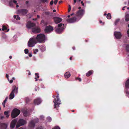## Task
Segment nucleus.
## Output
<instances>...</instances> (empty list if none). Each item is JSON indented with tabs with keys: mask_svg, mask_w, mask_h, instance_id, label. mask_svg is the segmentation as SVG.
Segmentation results:
<instances>
[{
	"mask_svg": "<svg viewBox=\"0 0 129 129\" xmlns=\"http://www.w3.org/2000/svg\"><path fill=\"white\" fill-rule=\"evenodd\" d=\"M35 41L37 42H40V34L38 35L36 38L35 39Z\"/></svg>",
	"mask_w": 129,
	"mask_h": 129,
	"instance_id": "6ab92c4d",
	"label": "nucleus"
},
{
	"mask_svg": "<svg viewBox=\"0 0 129 129\" xmlns=\"http://www.w3.org/2000/svg\"><path fill=\"white\" fill-rule=\"evenodd\" d=\"M0 126L1 129H6L8 125L4 123H1L0 124Z\"/></svg>",
	"mask_w": 129,
	"mask_h": 129,
	"instance_id": "f3484780",
	"label": "nucleus"
},
{
	"mask_svg": "<svg viewBox=\"0 0 129 129\" xmlns=\"http://www.w3.org/2000/svg\"><path fill=\"white\" fill-rule=\"evenodd\" d=\"M75 79L76 80H78V81L79 82H81V80H82L81 78H79L78 77L76 78H75Z\"/></svg>",
	"mask_w": 129,
	"mask_h": 129,
	"instance_id": "c9c22d12",
	"label": "nucleus"
},
{
	"mask_svg": "<svg viewBox=\"0 0 129 129\" xmlns=\"http://www.w3.org/2000/svg\"><path fill=\"white\" fill-rule=\"evenodd\" d=\"M71 10V7L70 5H69V8L68 10V12H69Z\"/></svg>",
	"mask_w": 129,
	"mask_h": 129,
	"instance_id": "a19ab883",
	"label": "nucleus"
},
{
	"mask_svg": "<svg viewBox=\"0 0 129 129\" xmlns=\"http://www.w3.org/2000/svg\"><path fill=\"white\" fill-rule=\"evenodd\" d=\"M58 0H55L54 2V3L55 5H56L58 2Z\"/></svg>",
	"mask_w": 129,
	"mask_h": 129,
	"instance_id": "a18cd8bd",
	"label": "nucleus"
},
{
	"mask_svg": "<svg viewBox=\"0 0 129 129\" xmlns=\"http://www.w3.org/2000/svg\"><path fill=\"white\" fill-rule=\"evenodd\" d=\"M26 121L22 119H21L19 120L18 121V123L19 124H17L16 125V128H17L20 126L26 124Z\"/></svg>",
	"mask_w": 129,
	"mask_h": 129,
	"instance_id": "0eeeda50",
	"label": "nucleus"
},
{
	"mask_svg": "<svg viewBox=\"0 0 129 129\" xmlns=\"http://www.w3.org/2000/svg\"><path fill=\"white\" fill-rule=\"evenodd\" d=\"M26 113H27L26 112H23L24 115L25 116H27L26 115Z\"/></svg>",
	"mask_w": 129,
	"mask_h": 129,
	"instance_id": "8fccbe9b",
	"label": "nucleus"
},
{
	"mask_svg": "<svg viewBox=\"0 0 129 129\" xmlns=\"http://www.w3.org/2000/svg\"><path fill=\"white\" fill-rule=\"evenodd\" d=\"M17 15L16 16V15H14V18L16 19V18L17 17Z\"/></svg>",
	"mask_w": 129,
	"mask_h": 129,
	"instance_id": "13d9d810",
	"label": "nucleus"
},
{
	"mask_svg": "<svg viewBox=\"0 0 129 129\" xmlns=\"http://www.w3.org/2000/svg\"><path fill=\"white\" fill-rule=\"evenodd\" d=\"M28 56L30 57H31L32 56L31 53H29L28 54Z\"/></svg>",
	"mask_w": 129,
	"mask_h": 129,
	"instance_id": "3c124183",
	"label": "nucleus"
},
{
	"mask_svg": "<svg viewBox=\"0 0 129 129\" xmlns=\"http://www.w3.org/2000/svg\"><path fill=\"white\" fill-rule=\"evenodd\" d=\"M20 113V111L16 109H14L12 111L11 116L12 118H14L18 116Z\"/></svg>",
	"mask_w": 129,
	"mask_h": 129,
	"instance_id": "20e7f679",
	"label": "nucleus"
},
{
	"mask_svg": "<svg viewBox=\"0 0 129 129\" xmlns=\"http://www.w3.org/2000/svg\"><path fill=\"white\" fill-rule=\"evenodd\" d=\"M76 20V17H74L72 18L67 19V21L69 23H72L75 22Z\"/></svg>",
	"mask_w": 129,
	"mask_h": 129,
	"instance_id": "ddd939ff",
	"label": "nucleus"
},
{
	"mask_svg": "<svg viewBox=\"0 0 129 129\" xmlns=\"http://www.w3.org/2000/svg\"><path fill=\"white\" fill-rule=\"evenodd\" d=\"M40 102V99H37L34 101V103L36 105H38L39 104Z\"/></svg>",
	"mask_w": 129,
	"mask_h": 129,
	"instance_id": "412c9836",
	"label": "nucleus"
},
{
	"mask_svg": "<svg viewBox=\"0 0 129 129\" xmlns=\"http://www.w3.org/2000/svg\"><path fill=\"white\" fill-rule=\"evenodd\" d=\"M125 86L127 88H129V79H128L126 81Z\"/></svg>",
	"mask_w": 129,
	"mask_h": 129,
	"instance_id": "5701e85b",
	"label": "nucleus"
},
{
	"mask_svg": "<svg viewBox=\"0 0 129 129\" xmlns=\"http://www.w3.org/2000/svg\"><path fill=\"white\" fill-rule=\"evenodd\" d=\"M125 21H129V14H126L125 17Z\"/></svg>",
	"mask_w": 129,
	"mask_h": 129,
	"instance_id": "a878e982",
	"label": "nucleus"
},
{
	"mask_svg": "<svg viewBox=\"0 0 129 129\" xmlns=\"http://www.w3.org/2000/svg\"><path fill=\"white\" fill-rule=\"evenodd\" d=\"M9 81L10 83H11L13 82V79H11L10 80H9Z\"/></svg>",
	"mask_w": 129,
	"mask_h": 129,
	"instance_id": "de8ad7c7",
	"label": "nucleus"
},
{
	"mask_svg": "<svg viewBox=\"0 0 129 129\" xmlns=\"http://www.w3.org/2000/svg\"><path fill=\"white\" fill-rule=\"evenodd\" d=\"M62 25H63V26H64V24H63L61 23H60V24H59L58 25V26L59 27H61V26H62Z\"/></svg>",
	"mask_w": 129,
	"mask_h": 129,
	"instance_id": "ea45409f",
	"label": "nucleus"
},
{
	"mask_svg": "<svg viewBox=\"0 0 129 129\" xmlns=\"http://www.w3.org/2000/svg\"><path fill=\"white\" fill-rule=\"evenodd\" d=\"M93 71L92 70H90L86 74V75L87 77H89L93 73Z\"/></svg>",
	"mask_w": 129,
	"mask_h": 129,
	"instance_id": "b1692460",
	"label": "nucleus"
},
{
	"mask_svg": "<svg viewBox=\"0 0 129 129\" xmlns=\"http://www.w3.org/2000/svg\"><path fill=\"white\" fill-rule=\"evenodd\" d=\"M120 21V19H118L116 20L114 24L115 25H116L117 23L118 22Z\"/></svg>",
	"mask_w": 129,
	"mask_h": 129,
	"instance_id": "473e14b6",
	"label": "nucleus"
},
{
	"mask_svg": "<svg viewBox=\"0 0 129 129\" xmlns=\"http://www.w3.org/2000/svg\"><path fill=\"white\" fill-rule=\"evenodd\" d=\"M36 24L33 23L31 22L30 21L28 22L26 24V27L28 29L34 27Z\"/></svg>",
	"mask_w": 129,
	"mask_h": 129,
	"instance_id": "6e6552de",
	"label": "nucleus"
},
{
	"mask_svg": "<svg viewBox=\"0 0 129 129\" xmlns=\"http://www.w3.org/2000/svg\"><path fill=\"white\" fill-rule=\"evenodd\" d=\"M126 7V6H124V7H123L122 8V10H124V8Z\"/></svg>",
	"mask_w": 129,
	"mask_h": 129,
	"instance_id": "4d7b16f0",
	"label": "nucleus"
},
{
	"mask_svg": "<svg viewBox=\"0 0 129 129\" xmlns=\"http://www.w3.org/2000/svg\"><path fill=\"white\" fill-rule=\"evenodd\" d=\"M6 76L7 78L8 81H9V75L8 74H6Z\"/></svg>",
	"mask_w": 129,
	"mask_h": 129,
	"instance_id": "37998d69",
	"label": "nucleus"
},
{
	"mask_svg": "<svg viewBox=\"0 0 129 129\" xmlns=\"http://www.w3.org/2000/svg\"><path fill=\"white\" fill-rule=\"evenodd\" d=\"M35 126V124L33 121L31 122L29 125V126L31 128H33Z\"/></svg>",
	"mask_w": 129,
	"mask_h": 129,
	"instance_id": "4be33fe9",
	"label": "nucleus"
},
{
	"mask_svg": "<svg viewBox=\"0 0 129 129\" xmlns=\"http://www.w3.org/2000/svg\"><path fill=\"white\" fill-rule=\"evenodd\" d=\"M53 11L54 12H56V10H53Z\"/></svg>",
	"mask_w": 129,
	"mask_h": 129,
	"instance_id": "774afa93",
	"label": "nucleus"
},
{
	"mask_svg": "<svg viewBox=\"0 0 129 129\" xmlns=\"http://www.w3.org/2000/svg\"><path fill=\"white\" fill-rule=\"evenodd\" d=\"M47 40V38L44 34H41V43H44Z\"/></svg>",
	"mask_w": 129,
	"mask_h": 129,
	"instance_id": "9b49d317",
	"label": "nucleus"
},
{
	"mask_svg": "<svg viewBox=\"0 0 129 129\" xmlns=\"http://www.w3.org/2000/svg\"><path fill=\"white\" fill-rule=\"evenodd\" d=\"M107 18L108 19H110L111 18V15L110 13H108L107 16Z\"/></svg>",
	"mask_w": 129,
	"mask_h": 129,
	"instance_id": "c756f323",
	"label": "nucleus"
},
{
	"mask_svg": "<svg viewBox=\"0 0 129 129\" xmlns=\"http://www.w3.org/2000/svg\"><path fill=\"white\" fill-rule=\"evenodd\" d=\"M126 51L127 52H129V45H126Z\"/></svg>",
	"mask_w": 129,
	"mask_h": 129,
	"instance_id": "2f4dec72",
	"label": "nucleus"
},
{
	"mask_svg": "<svg viewBox=\"0 0 129 129\" xmlns=\"http://www.w3.org/2000/svg\"><path fill=\"white\" fill-rule=\"evenodd\" d=\"M63 29V27H60L57 28L56 29V32L58 34L61 33V32Z\"/></svg>",
	"mask_w": 129,
	"mask_h": 129,
	"instance_id": "a211bd4d",
	"label": "nucleus"
},
{
	"mask_svg": "<svg viewBox=\"0 0 129 129\" xmlns=\"http://www.w3.org/2000/svg\"><path fill=\"white\" fill-rule=\"evenodd\" d=\"M114 35L116 38L118 39H120L122 37V35L120 32L115 31Z\"/></svg>",
	"mask_w": 129,
	"mask_h": 129,
	"instance_id": "9d476101",
	"label": "nucleus"
},
{
	"mask_svg": "<svg viewBox=\"0 0 129 129\" xmlns=\"http://www.w3.org/2000/svg\"><path fill=\"white\" fill-rule=\"evenodd\" d=\"M16 122L17 120L15 119L12 121L10 124V127L11 128H13L15 127Z\"/></svg>",
	"mask_w": 129,
	"mask_h": 129,
	"instance_id": "2eb2a0df",
	"label": "nucleus"
},
{
	"mask_svg": "<svg viewBox=\"0 0 129 129\" xmlns=\"http://www.w3.org/2000/svg\"><path fill=\"white\" fill-rule=\"evenodd\" d=\"M27 11L26 9L21 10H19V13L22 15H24L27 13Z\"/></svg>",
	"mask_w": 129,
	"mask_h": 129,
	"instance_id": "dca6fc26",
	"label": "nucleus"
},
{
	"mask_svg": "<svg viewBox=\"0 0 129 129\" xmlns=\"http://www.w3.org/2000/svg\"><path fill=\"white\" fill-rule=\"evenodd\" d=\"M5 103L3 102V103H2V104H3V106H4V107H5Z\"/></svg>",
	"mask_w": 129,
	"mask_h": 129,
	"instance_id": "864d4df0",
	"label": "nucleus"
},
{
	"mask_svg": "<svg viewBox=\"0 0 129 129\" xmlns=\"http://www.w3.org/2000/svg\"><path fill=\"white\" fill-rule=\"evenodd\" d=\"M41 129H44L43 128V127L41 126Z\"/></svg>",
	"mask_w": 129,
	"mask_h": 129,
	"instance_id": "e2e57ef3",
	"label": "nucleus"
},
{
	"mask_svg": "<svg viewBox=\"0 0 129 129\" xmlns=\"http://www.w3.org/2000/svg\"><path fill=\"white\" fill-rule=\"evenodd\" d=\"M36 75L35 77V79L36 81H37V78H39V76L38 74V73H36L35 74Z\"/></svg>",
	"mask_w": 129,
	"mask_h": 129,
	"instance_id": "c85d7f7f",
	"label": "nucleus"
},
{
	"mask_svg": "<svg viewBox=\"0 0 129 129\" xmlns=\"http://www.w3.org/2000/svg\"><path fill=\"white\" fill-rule=\"evenodd\" d=\"M127 33L128 35V36L129 37V29H128L127 31Z\"/></svg>",
	"mask_w": 129,
	"mask_h": 129,
	"instance_id": "09e8293b",
	"label": "nucleus"
},
{
	"mask_svg": "<svg viewBox=\"0 0 129 129\" xmlns=\"http://www.w3.org/2000/svg\"><path fill=\"white\" fill-rule=\"evenodd\" d=\"M32 31L34 33L37 34L40 32V25L35 26L31 29Z\"/></svg>",
	"mask_w": 129,
	"mask_h": 129,
	"instance_id": "39448f33",
	"label": "nucleus"
},
{
	"mask_svg": "<svg viewBox=\"0 0 129 129\" xmlns=\"http://www.w3.org/2000/svg\"><path fill=\"white\" fill-rule=\"evenodd\" d=\"M4 114L6 116V117L7 118H8L9 116V115H8V112H4Z\"/></svg>",
	"mask_w": 129,
	"mask_h": 129,
	"instance_id": "7c9ffc66",
	"label": "nucleus"
},
{
	"mask_svg": "<svg viewBox=\"0 0 129 129\" xmlns=\"http://www.w3.org/2000/svg\"><path fill=\"white\" fill-rule=\"evenodd\" d=\"M12 79H13L14 80H15V78L14 77H13Z\"/></svg>",
	"mask_w": 129,
	"mask_h": 129,
	"instance_id": "338daca9",
	"label": "nucleus"
},
{
	"mask_svg": "<svg viewBox=\"0 0 129 129\" xmlns=\"http://www.w3.org/2000/svg\"><path fill=\"white\" fill-rule=\"evenodd\" d=\"M41 2L44 3L46 2L47 3H48V0H41Z\"/></svg>",
	"mask_w": 129,
	"mask_h": 129,
	"instance_id": "e433bc0d",
	"label": "nucleus"
},
{
	"mask_svg": "<svg viewBox=\"0 0 129 129\" xmlns=\"http://www.w3.org/2000/svg\"><path fill=\"white\" fill-rule=\"evenodd\" d=\"M38 49H36L35 50H34V53L35 54H36L38 52Z\"/></svg>",
	"mask_w": 129,
	"mask_h": 129,
	"instance_id": "72a5a7b5",
	"label": "nucleus"
},
{
	"mask_svg": "<svg viewBox=\"0 0 129 129\" xmlns=\"http://www.w3.org/2000/svg\"><path fill=\"white\" fill-rule=\"evenodd\" d=\"M72 56H71L70 58V59L71 60H72Z\"/></svg>",
	"mask_w": 129,
	"mask_h": 129,
	"instance_id": "680f3d73",
	"label": "nucleus"
},
{
	"mask_svg": "<svg viewBox=\"0 0 129 129\" xmlns=\"http://www.w3.org/2000/svg\"><path fill=\"white\" fill-rule=\"evenodd\" d=\"M52 129H60L59 127L58 126H55L54 127V128Z\"/></svg>",
	"mask_w": 129,
	"mask_h": 129,
	"instance_id": "4c0bfd02",
	"label": "nucleus"
},
{
	"mask_svg": "<svg viewBox=\"0 0 129 129\" xmlns=\"http://www.w3.org/2000/svg\"><path fill=\"white\" fill-rule=\"evenodd\" d=\"M81 3L82 4V6H84V4L83 3V1H82L81 2Z\"/></svg>",
	"mask_w": 129,
	"mask_h": 129,
	"instance_id": "5fc2aeb1",
	"label": "nucleus"
},
{
	"mask_svg": "<svg viewBox=\"0 0 129 129\" xmlns=\"http://www.w3.org/2000/svg\"><path fill=\"white\" fill-rule=\"evenodd\" d=\"M53 30V27L50 25L46 26L44 29L45 33H49L52 31Z\"/></svg>",
	"mask_w": 129,
	"mask_h": 129,
	"instance_id": "423d86ee",
	"label": "nucleus"
},
{
	"mask_svg": "<svg viewBox=\"0 0 129 129\" xmlns=\"http://www.w3.org/2000/svg\"><path fill=\"white\" fill-rule=\"evenodd\" d=\"M54 22L56 24L62 21V19L59 17H55L53 18Z\"/></svg>",
	"mask_w": 129,
	"mask_h": 129,
	"instance_id": "f8f14e48",
	"label": "nucleus"
},
{
	"mask_svg": "<svg viewBox=\"0 0 129 129\" xmlns=\"http://www.w3.org/2000/svg\"><path fill=\"white\" fill-rule=\"evenodd\" d=\"M28 52V50L27 49H25L24 50V52L25 54H27Z\"/></svg>",
	"mask_w": 129,
	"mask_h": 129,
	"instance_id": "58836bf2",
	"label": "nucleus"
},
{
	"mask_svg": "<svg viewBox=\"0 0 129 129\" xmlns=\"http://www.w3.org/2000/svg\"><path fill=\"white\" fill-rule=\"evenodd\" d=\"M41 87L43 88H45V87L44 86V85H42H42H41Z\"/></svg>",
	"mask_w": 129,
	"mask_h": 129,
	"instance_id": "6e6d98bb",
	"label": "nucleus"
},
{
	"mask_svg": "<svg viewBox=\"0 0 129 129\" xmlns=\"http://www.w3.org/2000/svg\"><path fill=\"white\" fill-rule=\"evenodd\" d=\"M7 98H6L4 100V102L5 103H6V102L7 101Z\"/></svg>",
	"mask_w": 129,
	"mask_h": 129,
	"instance_id": "603ef678",
	"label": "nucleus"
},
{
	"mask_svg": "<svg viewBox=\"0 0 129 129\" xmlns=\"http://www.w3.org/2000/svg\"><path fill=\"white\" fill-rule=\"evenodd\" d=\"M72 48L73 50H75V47H72Z\"/></svg>",
	"mask_w": 129,
	"mask_h": 129,
	"instance_id": "0e129e2a",
	"label": "nucleus"
},
{
	"mask_svg": "<svg viewBox=\"0 0 129 129\" xmlns=\"http://www.w3.org/2000/svg\"><path fill=\"white\" fill-rule=\"evenodd\" d=\"M74 4H75L76 2V0H74Z\"/></svg>",
	"mask_w": 129,
	"mask_h": 129,
	"instance_id": "052dcab7",
	"label": "nucleus"
},
{
	"mask_svg": "<svg viewBox=\"0 0 129 129\" xmlns=\"http://www.w3.org/2000/svg\"><path fill=\"white\" fill-rule=\"evenodd\" d=\"M36 43L35 38H31L29 39L28 42V46L30 47H33Z\"/></svg>",
	"mask_w": 129,
	"mask_h": 129,
	"instance_id": "7ed1b4c3",
	"label": "nucleus"
},
{
	"mask_svg": "<svg viewBox=\"0 0 129 129\" xmlns=\"http://www.w3.org/2000/svg\"><path fill=\"white\" fill-rule=\"evenodd\" d=\"M62 2V1H59V4H60Z\"/></svg>",
	"mask_w": 129,
	"mask_h": 129,
	"instance_id": "bf43d9fd",
	"label": "nucleus"
},
{
	"mask_svg": "<svg viewBox=\"0 0 129 129\" xmlns=\"http://www.w3.org/2000/svg\"><path fill=\"white\" fill-rule=\"evenodd\" d=\"M84 11L83 10H79L76 13V15L78 17H81L83 15Z\"/></svg>",
	"mask_w": 129,
	"mask_h": 129,
	"instance_id": "1a4fd4ad",
	"label": "nucleus"
},
{
	"mask_svg": "<svg viewBox=\"0 0 129 129\" xmlns=\"http://www.w3.org/2000/svg\"><path fill=\"white\" fill-rule=\"evenodd\" d=\"M7 29V28L4 26H3L2 30L3 31H5Z\"/></svg>",
	"mask_w": 129,
	"mask_h": 129,
	"instance_id": "f704fd0d",
	"label": "nucleus"
},
{
	"mask_svg": "<svg viewBox=\"0 0 129 129\" xmlns=\"http://www.w3.org/2000/svg\"><path fill=\"white\" fill-rule=\"evenodd\" d=\"M71 74L69 72H67L64 74L65 77L66 78H68L70 76Z\"/></svg>",
	"mask_w": 129,
	"mask_h": 129,
	"instance_id": "aec40b11",
	"label": "nucleus"
},
{
	"mask_svg": "<svg viewBox=\"0 0 129 129\" xmlns=\"http://www.w3.org/2000/svg\"><path fill=\"white\" fill-rule=\"evenodd\" d=\"M43 14L47 16H50L51 15V13L49 11L45 12L43 13Z\"/></svg>",
	"mask_w": 129,
	"mask_h": 129,
	"instance_id": "bb28decb",
	"label": "nucleus"
},
{
	"mask_svg": "<svg viewBox=\"0 0 129 129\" xmlns=\"http://www.w3.org/2000/svg\"><path fill=\"white\" fill-rule=\"evenodd\" d=\"M53 0H52L50 1V4L51 5H53Z\"/></svg>",
	"mask_w": 129,
	"mask_h": 129,
	"instance_id": "c03bdc74",
	"label": "nucleus"
},
{
	"mask_svg": "<svg viewBox=\"0 0 129 129\" xmlns=\"http://www.w3.org/2000/svg\"><path fill=\"white\" fill-rule=\"evenodd\" d=\"M46 120L48 122H50L52 120V118L51 117L48 116L47 117Z\"/></svg>",
	"mask_w": 129,
	"mask_h": 129,
	"instance_id": "cd10ccee",
	"label": "nucleus"
},
{
	"mask_svg": "<svg viewBox=\"0 0 129 129\" xmlns=\"http://www.w3.org/2000/svg\"><path fill=\"white\" fill-rule=\"evenodd\" d=\"M44 119V117L43 115H41V120H43Z\"/></svg>",
	"mask_w": 129,
	"mask_h": 129,
	"instance_id": "79ce46f5",
	"label": "nucleus"
},
{
	"mask_svg": "<svg viewBox=\"0 0 129 129\" xmlns=\"http://www.w3.org/2000/svg\"><path fill=\"white\" fill-rule=\"evenodd\" d=\"M17 2L15 0H12L9 2V5L11 6H12L14 5H16V7L17 8L19 7V6L18 5H17Z\"/></svg>",
	"mask_w": 129,
	"mask_h": 129,
	"instance_id": "4468645a",
	"label": "nucleus"
},
{
	"mask_svg": "<svg viewBox=\"0 0 129 129\" xmlns=\"http://www.w3.org/2000/svg\"><path fill=\"white\" fill-rule=\"evenodd\" d=\"M17 17L16 18V19L17 20H19L20 19V18L19 17L18 15H17Z\"/></svg>",
	"mask_w": 129,
	"mask_h": 129,
	"instance_id": "49530a36",
	"label": "nucleus"
},
{
	"mask_svg": "<svg viewBox=\"0 0 129 129\" xmlns=\"http://www.w3.org/2000/svg\"><path fill=\"white\" fill-rule=\"evenodd\" d=\"M18 87L14 85L13 86L12 90L9 95V99L12 100L14 97V93L17 94L18 92Z\"/></svg>",
	"mask_w": 129,
	"mask_h": 129,
	"instance_id": "f257e3e1",
	"label": "nucleus"
},
{
	"mask_svg": "<svg viewBox=\"0 0 129 129\" xmlns=\"http://www.w3.org/2000/svg\"><path fill=\"white\" fill-rule=\"evenodd\" d=\"M46 50V47L45 45H43L42 46H41V51L43 52Z\"/></svg>",
	"mask_w": 129,
	"mask_h": 129,
	"instance_id": "393cba45",
	"label": "nucleus"
},
{
	"mask_svg": "<svg viewBox=\"0 0 129 129\" xmlns=\"http://www.w3.org/2000/svg\"><path fill=\"white\" fill-rule=\"evenodd\" d=\"M58 93H57V95L56 96V99L55 98L53 101L54 103V108H57L59 107V105L61 104L60 100L58 98Z\"/></svg>",
	"mask_w": 129,
	"mask_h": 129,
	"instance_id": "f03ea898",
	"label": "nucleus"
},
{
	"mask_svg": "<svg viewBox=\"0 0 129 129\" xmlns=\"http://www.w3.org/2000/svg\"><path fill=\"white\" fill-rule=\"evenodd\" d=\"M70 15H68V16L67 17L68 18H70Z\"/></svg>",
	"mask_w": 129,
	"mask_h": 129,
	"instance_id": "69168bd1",
	"label": "nucleus"
}]
</instances>
